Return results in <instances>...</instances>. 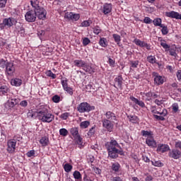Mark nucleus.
<instances>
[{
  "instance_id": "nucleus-15",
  "label": "nucleus",
  "mask_w": 181,
  "mask_h": 181,
  "mask_svg": "<svg viewBox=\"0 0 181 181\" xmlns=\"http://www.w3.org/2000/svg\"><path fill=\"white\" fill-rule=\"evenodd\" d=\"M19 101H21L20 98H11V100H8L6 103V108H8V110H11V108H13L16 105H18L19 104Z\"/></svg>"
},
{
  "instance_id": "nucleus-44",
  "label": "nucleus",
  "mask_w": 181,
  "mask_h": 181,
  "mask_svg": "<svg viewBox=\"0 0 181 181\" xmlns=\"http://www.w3.org/2000/svg\"><path fill=\"white\" fill-rule=\"evenodd\" d=\"M27 116L28 118H36V117H37V112H33L32 110H30Z\"/></svg>"
},
{
  "instance_id": "nucleus-11",
  "label": "nucleus",
  "mask_w": 181,
  "mask_h": 181,
  "mask_svg": "<svg viewBox=\"0 0 181 181\" xmlns=\"http://www.w3.org/2000/svg\"><path fill=\"white\" fill-rule=\"evenodd\" d=\"M152 76L154 80V84L156 86H162L165 83V77L159 75L157 72H153Z\"/></svg>"
},
{
  "instance_id": "nucleus-36",
  "label": "nucleus",
  "mask_w": 181,
  "mask_h": 181,
  "mask_svg": "<svg viewBox=\"0 0 181 181\" xmlns=\"http://www.w3.org/2000/svg\"><path fill=\"white\" fill-rule=\"evenodd\" d=\"M88 127H90V121H88V120H86V121L81 122L80 123V127L82 129H86L88 128Z\"/></svg>"
},
{
  "instance_id": "nucleus-21",
  "label": "nucleus",
  "mask_w": 181,
  "mask_h": 181,
  "mask_svg": "<svg viewBox=\"0 0 181 181\" xmlns=\"http://www.w3.org/2000/svg\"><path fill=\"white\" fill-rule=\"evenodd\" d=\"M105 117V119H109V121H111L112 122L117 121V115L111 111L106 112Z\"/></svg>"
},
{
  "instance_id": "nucleus-4",
  "label": "nucleus",
  "mask_w": 181,
  "mask_h": 181,
  "mask_svg": "<svg viewBox=\"0 0 181 181\" xmlns=\"http://www.w3.org/2000/svg\"><path fill=\"white\" fill-rule=\"evenodd\" d=\"M18 142V141H16V139H9L7 141V152H8V153H15V152H16V143Z\"/></svg>"
},
{
  "instance_id": "nucleus-13",
  "label": "nucleus",
  "mask_w": 181,
  "mask_h": 181,
  "mask_svg": "<svg viewBox=\"0 0 181 181\" xmlns=\"http://www.w3.org/2000/svg\"><path fill=\"white\" fill-rule=\"evenodd\" d=\"M64 18L68 21H74L75 22H76V21H78V19H80V14L74 13L73 12H67L65 13Z\"/></svg>"
},
{
  "instance_id": "nucleus-7",
  "label": "nucleus",
  "mask_w": 181,
  "mask_h": 181,
  "mask_svg": "<svg viewBox=\"0 0 181 181\" xmlns=\"http://www.w3.org/2000/svg\"><path fill=\"white\" fill-rule=\"evenodd\" d=\"M98 12L103 13V15H109L112 12V4L110 3H105L101 6Z\"/></svg>"
},
{
  "instance_id": "nucleus-23",
  "label": "nucleus",
  "mask_w": 181,
  "mask_h": 181,
  "mask_svg": "<svg viewBox=\"0 0 181 181\" xmlns=\"http://www.w3.org/2000/svg\"><path fill=\"white\" fill-rule=\"evenodd\" d=\"M111 169L115 173H118L121 170V164L118 162L112 163Z\"/></svg>"
},
{
  "instance_id": "nucleus-12",
  "label": "nucleus",
  "mask_w": 181,
  "mask_h": 181,
  "mask_svg": "<svg viewBox=\"0 0 181 181\" xmlns=\"http://www.w3.org/2000/svg\"><path fill=\"white\" fill-rule=\"evenodd\" d=\"M112 122H111L110 119H103L102 120L103 128L107 129L108 132H112L114 129V124H112Z\"/></svg>"
},
{
  "instance_id": "nucleus-5",
  "label": "nucleus",
  "mask_w": 181,
  "mask_h": 181,
  "mask_svg": "<svg viewBox=\"0 0 181 181\" xmlns=\"http://www.w3.org/2000/svg\"><path fill=\"white\" fill-rule=\"evenodd\" d=\"M107 153L110 159H117V158H118V155L124 156V151L122 149L119 150L118 148H113L112 150H107Z\"/></svg>"
},
{
  "instance_id": "nucleus-27",
  "label": "nucleus",
  "mask_w": 181,
  "mask_h": 181,
  "mask_svg": "<svg viewBox=\"0 0 181 181\" xmlns=\"http://www.w3.org/2000/svg\"><path fill=\"white\" fill-rule=\"evenodd\" d=\"M127 118L132 124H138L139 122V118L135 115H127Z\"/></svg>"
},
{
  "instance_id": "nucleus-24",
  "label": "nucleus",
  "mask_w": 181,
  "mask_h": 181,
  "mask_svg": "<svg viewBox=\"0 0 181 181\" xmlns=\"http://www.w3.org/2000/svg\"><path fill=\"white\" fill-rule=\"evenodd\" d=\"M11 86H14V87H21L22 86V79L19 78H15L11 80Z\"/></svg>"
},
{
  "instance_id": "nucleus-43",
  "label": "nucleus",
  "mask_w": 181,
  "mask_h": 181,
  "mask_svg": "<svg viewBox=\"0 0 181 181\" xmlns=\"http://www.w3.org/2000/svg\"><path fill=\"white\" fill-rule=\"evenodd\" d=\"M64 169L66 173H69L71 172V170L73 169V165H70L69 163H66L64 165Z\"/></svg>"
},
{
  "instance_id": "nucleus-42",
  "label": "nucleus",
  "mask_w": 181,
  "mask_h": 181,
  "mask_svg": "<svg viewBox=\"0 0 181 181\" xmlns=\"http://www.w3.org/2000/svg\"><path fill=\"white\" fill-rule=\"evenodd\" d=\"M147 62H148V63H151V64H155V63H156V57L152 55L148 56Z\"/></svg>"
},
{
  "instance_id": "nucleus-3",
  "label": "nucleus",
  "mask_w": 181,
  "mask_h": 181,
  "mask_svg": "<svg viewBox=\"0 0 181 181\" xmlns=\"http://www.w3.org/2000/svg\"><path fill=\"white\" fill-rule=\"evenodd\" d=\"M94 110H95V107L91 106L87 102H83L77 106V111H78L81 114L84 112H90V111H94Z\"/></svg>"
},
{
  "instance_id": "nucleus-49",
  "label": "nucleus",
  "mask_w": 181,
  "mask_h": 181,
  "mask_svg": "<svg viewBox=\"0 0 181 181\" xmlns=\"http://www.w3.org/2000/svg\"><path fill=\"white\" fill-rule=\"evenodd\" d=\"M172 110H173V112H175V113L179 112V104L173 103L172 105Z\"/></svg>"
},
{
  "instance_id": "nucleus-40",
  "label": "nucleus",
  "mask_w": 181,
  "mask_h": 181,
  "mask_svg": "<svg viewBox=\"0 0 181 181\" xmlns=\"http://www.w3.org/2000/svg\"><path fill=\"white\" fill-rule=\"evenodd\" d=\"M138 66H139V61H130V69H137Z\"/></svg>"
},
{
  "instance_id": "nucleus-28",
  "label": "nucleus",
  "mask_w": 181,
  "mask_h": 181,
  "mask_svg": "<svg viewBox=\"0 0 181 181\" xmlns=\"http://www.w3.org/2000/svg\"><path fill=\"white\" fill-rule=\"evenodd\" d=\"M112 37H113L115 43H117V45L119 47H121V46H122V45H121V36L118 34H113Z\"/></svg>"
},
{
  "instance_id": "nucleus-35",
  "label": "nucleus",
  "mask_w": 181,
  "mask_h": 181,
  "mask_svg": "<svg viewBox=\"0 0 181 181\" xmlns=\"http://www.w3.org/2000/svg\"><path fill=\"white\" fill-rule=\"evenodd\" d=\"M74 139L78 145H79V148H81V146H83V138L80 134L78 136H76V137H74Z\"/></svg>"
},
{
  "instance_id": "nucleus-53",
  "label": "nucleus",
  "mask_w": 181,
  "mask_h": 181,
  "mask_svg": "<svg viewBox=\"0 0 181 181\" xmlns=\"http://www.w3.org/2000/svg\"><path fill=\"white\" fill-rule=\"evenodd\" d=\"M70 117V114L69 112H64L62 113L59 117L62 118V119H67Z\"/></svg>"
},
{
  "instance_id": "nucleus-22",
  "label": "nucleus",
  "mask_w": 181,
  "mask_h": 181,
  "mask_svg": "<svg viewBox=\"0 0 181 181\" xmlns=\"http://www.w3.org/2000/svg\"><path fill=\"white\" fill-rule=\"evenodd\" d=\"M146 144L148 146H150V148H156V141L153 139V136L147 138L146 139Z\"/></svg>"
},
{
  "instance_id": "nucleus-45",
  "label": "nucleus",
  "mask_w": 181,
  "mask_h": 181,
  "mask_svg": "<svg viewBox=\"0 0 181 181\" xmlns=\"http://www.w3.org/2000/svg\"><path fill=\"white\" fill-rule=\"evenodd\" d=\"M59 135H61V136H67V135H69V131L65 128L60 129Z\"/></svg>"
},
{
  "instance_id": "nucleus-32",
  "label": "nucleus",
  "mask_w": 181,
  "mask_h": 181,
  "mask_svg": "<svg viewBox=\"0 0 181 181\" xmlns=\"http://www.w3.org/2000/svg\"><path fill=\"white\" fill-rule=\"evenodd\" d=\"M141 134L142 136H145L146 138L153 136V134L152 133V132H149L146 130H141Z\"/></svg>"
},
{
  "instance_id": "nucleus-51",
  "label": "nucleus",
  "mask_w": 181,
  "mask_h": 181,
  "mask_svg": "<svg viewBox=\"0 0 181 181\" xmlns=\"http://www.w3.org/2000/svg\"><path fill=\"white\" fill-rule=\"evenodd\" d=\"M151 163L153 166H157L158 168H161V166H163V163H162V162H160V160L151 161Z\"/></svg>"
},
{
  "instance_id": "nucleus-47",
  "label": "nucleus",
  "mask_w": 181,
  "mask_h": 181,
  "mask_svg": "<svg viewBox=\"0 0 181 181\" xmlns=\"http://www.w3.org/2000/svg\"><path fill=\"white\" fill-rule=\"evenodd\" d=\"M162 35H168L169 33V30H168V26L163 25L162 27H160Z\"/></svg>"
},
{
  "instance_id": "nucleus-59",
  "label": "nucleus",
  "mask_w": 181,
  "mask_h": 181,
  "mask_svg": "<svg viewBox=\"0 0 181 181\" xmlns=\"http://www.w3.org/2000/svg\"><path fill=\"white\" fill-rule=\"evenodd\" d=\"M64 90V91H66L69 95H73V88L68 86V88H65Z\"/></svg>"
},
{
  "instance_id": "nucleus-58",
  "label": "nucleus",
  "mask_w": 181,
  "mask_h": 181,
  "mask_svg": "<svg viewBox=\"0 0 181 181\" xmlns=\"http://www.w3.org/2000/svg\"><path fill=\"white\" fill-rule=\"evenodd\" d=\"M83 181H93L90 176L87 175V173L86 172L83 173Z\"/></svg>"
},
{
  "instance_id": "nucleus-64",
  "label": "nucleus",
  "mask_w": 181,
  "mask_h": 181,
  "mask_svg": "<svg viewBox=\"0 0 181 181\" xmlns=\"http://www.w3.org/2000/svg\"><path fill=\"white\" fill-rule=\"evenodd\" d=\"M112 181H124L120 177H113Z\"/></svg>"
},
{
  "instance_id": "nucleus-61",
  "label": "nucleus",
  "mask_w": 181,
  "mask_h": 181,
  "mask_svg": "<svg viewBox=\"0 0 181 181\" xmlns=\"http://www.w3.org/2000/svg\"><path fill=\"white\" fill-rule=\"evenodd\" d=\"M144 23H152V19H151V18L149 17H145L144 21H143Z\"/></svg>"
},
{
  "instance_id": "nucleus-16",
  "label": "nucleus",
  "mask_w": 181,
  "mask_h": 181,
  "mask_svg": "<svg viewBox=\"0 0 181 181\" xmlns=\"http://www.w3.org/2000/svg\"><path fill=\"white\" fill-rule=\"evenodd\" d=\"M160 115V116H159ZM168 115V110L163 109L162 112H159L158 115H153V117L156 121H165V117Z\"/></svg>"
},
{
  "instance_id": "nucleus-39",
  "label": "nucleus",
  "mask_w": 181,
  "mask_h": 181,
  "mask_svg": "<svg viewBox=\"0 0 181 181\" xmlns=\"http://www.w3.org/2000/svg\"><path fill=\"white\" fill-rule=\"evenodd\" d=\"M8 92L9 88H8V86H6V85L1 86L0 87V93H1V94H4V95H5V94L8 93Z\"/></svg>"
},
{
  "instance_id": "nucleus-50",
  "label": "nucleus",
  "mask_w": 181,
  "mask_h": 181,
  "mask_svg": "<svg viewBox=\"0 0 181 181\" xmlns=\"http://www.w3.org/2000/svg\"><path fill=\"white\" fill-rule=\"evenodd\" d=\"M67 78L62 79L61 81V84L63 87V89L64 90L65 88H67L69 87V84L67 83Z\"/></svg>"
},
{
  "instance_id": "nucleus-14",
  "label": "nucleus",
  "mask_w": 181,
  "mask_h": 181,
  "mask_svg": "<svg viewBox=\"0 0 181 181\" xmlns=\"http://www.w3.org/2000/svg\"><path fill=\"white\" fill-rule=\"evenodd\" d=\"M168 156L173 159H180L181 151L177 148H173V150H170Z\"/></svg>"
},
{
  "instance_id": "nucleus-17",
  "label": "nucleus",
  "mask_w": 181,
  "mask_h": 181,
  "mask_svg": "<svg viewBox=\"0 0 181 181\" xmlns=\"http://www.w3.org/2000/svg\"><path fill=\"white\" fill-rule=\"evenodd\" d=\"M115 83H114V87L115 88H120V90H122V83L124 81V78H122V76H119L116 77L114 79Z\"/></svg>"
},
{
  "instance_id": "nucleus-37",
  "label": "nucleus",
  "mask_w": 181,
  "mask_h": 181,
  "mask_svg": "<svg viewBox=\"0 0 181 181\" xmlns=\"http://www.w3.org/2000/svg\"><path fill=\"white\" fill-rule=\"evenodd\" d=\"M95 128H97V127L95 125H94L88 132L87 135H88V136H89V138H91V136H94V135L95 134Z\"/></svg>"
},
{
  "instance_id": "nucleus-33",
  "label": "nucleus",
  "mask_w": 181,
  "mask_h": 181,
  "mask_svg": "<svg viewBox=\"0 0 181 181\" xmlns=\"http://www.w3.org/2000/svg\"><path fill=\"white\" fill-rule=\"evenodd\" d=\"M30 2L31 6H33L34 9H37L38 8L40 7V6H39V0H30Z\"/></svg>"
},
{
  "instance_id": "nucleus-1",
  "label": "nucleus",
  "mask_w": 181,
  "mask_h": 181,
  "mask_svg": "<svg viewBox=\"0 0 181 181\" xmlns=\"http://www.w3.org/2000/svg\"><path fill=\"white\" fill-rule=\"evenodd\" d=\"M37 117L42 122L50 123L54 120V115L49 112L46 107H42L37 111Z\"/></svg>"
},
{
  "instance_id": "nucleus-48",
  "label": "nucleus",
  "mask_w": 181,
  "mask_h": 181,
  "mask_svg": "<svg viewBox=\"0 0 181 181\" xmlns=\"http://www.w3.org/2000/svg\"><path fill=\"white\" fill-rule=\"evenodd\" d=\"M160 46H162V47L165 49V52H169V49H170V45H168L165 42H160Z\"/></svg>"
},
{
  "instance_id": "nucleus-41",
  "label": "nucleus",
  "mask_w": 181,
  "mask_h": 181,
  "mask_svg": "<svg viewBox=\"0 0 181 181\" xmlns=\"http://www.w3.org/2000/svg\"><path fill=\"white\" fill-rule=\"evenodd\" d=\"M134 43L136 45V46H139L140 47H145V44L146 42L141 41V40L136 39L134 40Z\"/></svg>"
},
{
  "instance_id": "nucleus-18",
  "label": "nucleus",
  "mask_w": 181,
  "mask_h": 181,
  "mask_svg": "<svg viewBox=\"0 0 181 181\" xmlns=\"http://www.w3.org/2000/svg\"><path fill=\"white\" fill-rule=\"evenodd\" d=\"M168 151H170V147L168 144H158L157 147V152L160 153H165V152H168Z\"/></svg>"
},
{
  "instance_id": "nucleus-8",
  "label": "nucleus",
  "mask_w": 181,
  "mask_h": 181,
  "mask_svg": "<svg viewBox=\"0 0 181 181\" xmlns=\"http://www.w3.org/2000/svg\"><path fill=\"white\" fill-rule=\"evenodd\" d=\"M14 22L15 21L12 18H4L2 23L0 24V29L4 30L5 28H12V26H13Z\"/></svg>"
},
{
  "instance_id": "nucleus-56",
  "label": "nucleus",
  "mask_w": 181,
  "mask_h": 181,
  "mask_svg": "<svg viewBox=\"0 0 181 181\" xmlns=\"http://www.w3.org/2000/svg\"><path fill=\"white\" fill-rule=\"evenodd\" d=\"M52 101L54 103H60V96L57 95H55L52 97Z\"/></svg>"
},
{
  "instance_id": "nucleus-20",
  "label": "nucleus",
  "mask_w": 181,
  "mask_h": 181,
  "mask_svg": "<svg viewBox=\"0 0 181 181\" xmlns=\"http://www.w3.org/2000/svg\"><path fill=\"white\" fill-rule=\"evenodd\" d=\"M168 18H172L173 19H180L181 21V14L176 11H169L165 13Z\"/></svg>"
},
{
  "instance_id": "nucleus-2",
  "label": "nucleus",
  "mask_w": 181,
  "mask_h": 181,
  "mask_svg": "<svg viewBox=\"0 0 181 181\" xmlns=\"http://www.w3.org/2000/svg\"><path fill=\"white\" fill-rule=\"evenodd\" d=\"M0 64L1 65V67H3V69L6 68L5 73L6 76L12 77V76L15 74V71H16V69H15L13 62H8L4 59H1L0 62Z\"/></svg>"
},
{
  "instance_id": "nucleus-55",
  "label": "nucleus",
  "mask_w": 181,
  "mask_h": 181,
  "mask_svg": "<svg viewBox=\"0 0 181 181\" xmlns=\"http://www.w3.org/2000/svg\"><path fill=\"white\" fill-rule=\"evenodd\" d=\"M90 42H91V40H90V39L88 37H85L83 39V46H87Z\"/></svg>"
},
{
  "instance_id": "nucleus-52",
  "label": "nucleus",
  "mask_w": 181,
  "mask_h": 181,
  "mask_svg": "<svg viewBox=\"0 0 181 181\" xmlns=\"http://www.w3.org/2000/svg\"><path fill=\"white\" fill-rule=\"evenodd\" d=\"M81 25L83 28H88V26H90V25H91V21H84L81 23Z\"/></svg>"
},
{
  "instance_id": "nucleus-62",
  "label": "nucleus",
  "mask_w": 181,
  "mask_h": 181,
  "mask_svg": "<svg viewBox=\"0 0 181 181\" xmlns=\"http://www.w3.org/2000/svg\"><path fill=\"white\" fill-rule=\"evenodd\" d=\"M7 0H0V8H5Z\"/></svg>"
},
{
  "instance_id": "nucleus-30",
  "label": "nucleus",
  "mask_w": 181,
  "mask_h": 181,
  "mask_svg": "<svg viewBox=\"0 0 181 181\" xmlns=\"http://www.w3.org/2000/svg\"><path fill=\"white\" fill-rule=\"evenodd\" d=\"M99 45L102 47H107V46H108V42H107V38L100 37V39L99 40Z\"/></svg>"
},
{
  "instance_id": "nucleus-63",
  "label": "nucleus",
  "mask_w": 181,
  "mask_h": 181,
  "mask_svg": "<svg viewBox=\"0 0 181 181\" xmlns=\"http://www.w3.org/2000/svg\"><path fill=\"white\" fill-rule=\"evenodd\" d=\"M177 80L179 81H180V80H181V70H178L177 71Z\"/></svg>"
},
{
  "instance_id": "nucleus-31",
  "label": "nucleus",
  "mask_w": 181,
  "mask_h": 181,
  "mask_svg": "<svg viewBox=\"0 0 181 181\" xmlns=\"http://www.w3.org/2000/svg\"><path fill=\"white\" fill-rule=\"evenodd\" d=\"M70 133L71 135H72V136H74V138H76V136H78V135H80L78 134V129L77 127H73L70 129Z\"/></svg>"
},
{
  "instance_id": "nucleus-26",
  "label": "nucleus",
  "mask_w": 181,
  "mask_h": 181,
  "mask_svg": "<svg viewBox=\"0 0 181 181\" xmlns=\"http://www.w3.org/2000/svg\"><path fill=\"white\" fill-rule=\"evenodd\" d=\"M74 64L76 67H82L83 69L84 67V65L86 64V62L81 59H76L74 61Z\"/></svg>"
},
{
  "instance_id": "nucleus-10",
  "label": "nucleus",
  "mask_w": 181,
  "mask_h": 181,
  "mask_svg": "<svg viewBox=\"0 0 181 181\" xmlns=\"http://www.w3.org/2000/svg\"><path fill=\"white\" fill-rule=\"evenodd\" d=\"M105 146L107 151L117 149V148H121V146H119L117 140L114 139V138L110 139V141L107 142L105 144Z\"/></svg>"
},
{
  "instance_id": "nucleus-60",
  "label": "nucleus",
  "mask_w": 181,
  "mask_h": 181,
  "mask_svg": "<svg viewBox=\"0 0 181 181\" xmlns=\"http://www.w3.org/2000/svg\"><path fill=\"white\" fill-rule=\"evenodd\" d=\"M26 156L28 158H32V156H35V150H30V151L27 152Z\"/></svg>"
},
{
  "instance_id": "nucleus-29",
  "label": "nucleus",
  "mask_w": 181,
  "mask_h": 181,
  "mask_svg": "<svg viewBox=\"0 0 181 181\" xmlns=\"http://www.w3.org/2000/svg\"><path fill=\"white\" fill-rule=\"evenodd\" d=\"M40 144H41L42 146H47L49 145V138L44 136L40 139Z\"/></svg>"
},
{
  "instance_id": "nucleus-34",
  "label": "nucleus",
  "mask_w": 181,
  "mask_h": 181,
  "mask_svg": "<svg viewBox=\"0 0 181 181\" xmlns=\"http://www.w3.org/2000/svg\"><path fill=\"white\" fill-rule=\"evenodd\" d=\"M153 23L154 26H159L160 28L162 27V25H163V24H162V19L160 18H155L153 21Z\"/></svg>"
},
{
  "instance_id": "nucleus-54",
  "label": "nucleus",
  "mask_w": 181,
  "mask_h": 181,
  "mask_svg": "<svg viewBox=\"0 0 181 181\" xmlns=\"http://www.w3.org/2000/svg\"><path fill=\"white\" fill-rule=\"evenodd\" d=\"M93 33H95V35H100V33H101V28L98 26H95L93 28Z\"/></svg>"
},
{
  "instance_id": "nucleus-25",
  "label": "nucleus",
  "mask_w": 181,
  "mask_h": 181,
  "mask_svg": "<svg viewBox=\"0 0 181 181\" xmlns=\"http://www.w3.org/2000/svg\"><path fill=\"white\" fill-rule=\"evenodd\" d=\"M130 100L133 101L134 104L139 105V107H141V108H144L145 107V103H144L142 100H138L134 96H130Z\"/></svg>"
},
{
  "instance_id": "nucleus-9",
  "label": "nucleus",
  "mask_w": 181,
  "mask_h": 181,
  "mask_svg": "<svg viewBox=\"0 0 181 181\" xmlns=\"http://www.w3.org/2000/svg\"><path fill=\"white\" fill-rule=\"evenodd\" d=\"M34 11H35L36 17L38 18V19H46L47 12L43 7L40 6L37 8H35Z\"/></svg>"
},
{
  "instance_id": "nucleus-46",
  "label": "nucleus",
  "mask_w": 181,
  "mask_h": 181,
  "mask_svg": "<svg viewBox=\"0 0 181 181\" xmlns=\"http://www.w3.org/2000/svg\"><path fill=\"white\" fill-rule=\"evenodd\" d=\"M45 74L47 77H51V78L54 79L56 78V74H53L51 70H48L45 72Z\"/></svg>"
},
{
  "instance_id": "nucleus-57",
  "label": "nucleus",
  "mask_w": 181,
  "mask_h": 181,
  "mask_svg": "<svg viewBox=\"0 0 181 181\" xmlns=\"http://www.w3.org/2000/svg\"><path fill=\"white\" fill-rule=\"evenodd\" d=\"M168 51L170 56H173V57H176V56H177V54L176 53V48L175 49H170Z\"/></svg>"
},
{
  "instance_id": "nucleus-19",
  "label": "nucleus",
  "mask_w": 181,
  "mask_h": 181,
  "mask_svg": "<svg viewBox=\"0 0 181 181\" xmlns=\"http://www.w3.org/2000/svg\"><path fill=\"white\" fill-rule=\"evenodd\" d=\"M83 70H84L86 73H88V74H93V73H95V69L93 67V64H86V62L85 65H83Z\"/></svg>"
},
{
  "instance_id": "nucleus-6",
  "label": "nucleus",
  "mask_w": 181,
  "mask_h": 181,
  "mask_svg": "<svg viewBox=\"0 0 181 181\" xmlns=\"http://www.w3.org/2000/svg\"><path fill=\"white\" fill-rule=\"evenodd\" d=\"M36 11L35 10H30L25 14V19L26 22L32 23L36 21Z\"/></svg>"
},
{
  "instance_id": "nucleus-38",
  "label": "nucleus",
  "mask_w": 181,
  "mask_h": 181,
  "mask_svg": "<svg viewBox=\"0 0 181 181\" xmlns=\"http://www.w3.org/2000/svg\"><path fill=\"white\" fill-rule=\"evenodd\" d=\"M73 176L76 180L81 181V173L78 170H75L73 173Z\"/></svg>"
}]
</instances>
